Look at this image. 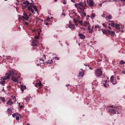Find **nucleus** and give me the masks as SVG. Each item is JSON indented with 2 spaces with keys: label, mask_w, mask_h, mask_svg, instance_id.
Instances as JSON below:
<instances>
[{
  "label": "nucleus",
  "mask_w": 125,
  "mask_h": 125,
  "mask_svg": "<svg viewBox=\"0 0 125 125\" xmlns=\"http://www.w3.org/2000/svg\"><path fill=\"white\" fill-rule=\"evenodd\" d=\"M24 6H22V9H25V8L27 7V11H31V3H30L28 1H24L23 3Z\"/></svg>",
  "instance_id": "1"
},
{
  "label": "nucleus",
  "mask_w": 125,
  "mask_h": 125,
  "mask_svg": "<svg viewBox=\"0 0 125 125\" xmlns=\"http://www.w3.org/2000/svg\"><path fill=\"white\" fill-rule=\"evenodd\" d=\"M95 74L96 76V77H99L102 75V72L100 69L98 68L96 70Z\"/></svg>",
  "instance_id": "2"
},
{
  "label": "nucleus",
  "mask_w": 125,
  "mask_h": 125,
  "mask_svg": "<svg viewBox=\"0 0 125 125\" xmlns=\"http://www.w3.org/2000/svg\"><path fill=\"white\" fill-rule=\"evenodd\" d=\"M28 35L29 36V37H30V36H31V27H28L27 28V30L26 31Z\"/></svg>",
  "instance_id": "3"
},
{
  "label": "nucleus",
  "mask_w": 125,
  "mask_h": 125,
  "mask_svg": "<svg viewBox=\"0 0 125 125\" xmlns=\"http://www.w3.org/2000/svg\"><path fill=\"white\" fill-rule=\"evenodd\" d=\"M68 27L70 28L71 29H74L75 28V26L72 24L71 22L70 21H69V25Z\"/></svg>",
  "instance_id": "4"
},
{
  "label": "nucleus",
  "mask_w": 125,
  "mask_h": 125,
  "mask_svg": "<svg viewBox=\"0 0 125 125\" xmlns=\"http://www.w3.org/2000/svg\"><path fill=\"white\" fill-rule=\"evenodd\" d=\"M6 76L4 77L3 79V80H6L10 78V75L8 73H6Z\"/></svg>",
  "instance_id": "5"
},
{
  "label": "nucleus",
  "mask_w": 125,
  "mask_h": 125,
  "mask_svg": "<svg viewBox=\"0 0 125 125\" xmlns=\"http://www.w3.org/2000/svg\"><path fill=\"white\" fill-rule=\"evenodd\" d=\"M22 18L26 20H28L29 18L28 15L25 13L23 14V15L22 16Z\"/></svg>",
  "instance_id": "6"
},
{
  "label": "nucleus",
  "mask_w": 125,
  "mask_h": 125,
  "mask_svg": "<svg viewBox=\"0 0 125 125\" xmlns=\"http://www.w3.org/2000/svg\"><path fill=\"white\" fill-rule=\"evenodd\" d=\"M11 78L12 81L14 82H16L18 80V78L17 77L14 76H12Z\"/></svg>",
  "instance_id": "7"
},
{
  "label": "nucleus",
  "mask_w": 125,
  "mask_h": 125,
  "mask_svg": "<svg viewBox=\"0 0 125 125\" xmlns=\"http://www.w3.org/2000/svg\"><path fill=\"white\" fill-rule=\"evenodd\" d=\"M8 73L10 75V76H12V75H16V74L15 73L14 71L11 70L9 71Z\"/></svg>",
  "instance_id": "8"
},
{
  "label": "nucleus",
  "mask_w": 125,
  "mask_h": 125,
  "mask_svg": "<svg viewBox=\"0 0 125 125\" xmlns=\"http://www.w3.org/2000/svg\"><path fill=\"white\" fill-rule=\"evenodd\" d=\"M108 111L112 114H116L115 110L114 109H109L108 110Z\"/></svg>",
  "instance_id": "9"
},
{
  "label": "nucleus",
  "mask_w": 125,
  "mask_h": 125,
  "mask_svg": "<svg viewBox=\"0 0 125 125\" xmlns=\"http://www.w3.org/2000/svg\"><path fill=\"white\" fill-rule=\"evenodd\" d=\"M89 5L91 7L93 6L94 5V2L92 0H89L88 2H87Z\"/></svg>",
  "instance_id": "10"
},
{
  "label": "nucleus",
  "mask_w": 125,
  "mask_h": 125,
  "mask_svg": "<svg viewBox=\"0 0 125 125\" xmlns=\"http://www.w3.org/2000/svg\"><path fill=\"white\" fill-rule=\"evenodd\" d=\"M32 45L33 46H36L37 45V41H36L33 40L32 41Z\"/></svg>",
  "instance_id": "11"
},
{
  "label": "nucleus",
  "mask_w": 125,
  "mask_h": 125,
  "mask_svg": "<svg viewBox=\"0 0 125 125\" xmlns=\"http://www.w3.org/2000/svg\"><path fill=\"white\" fill-rule=\"evenodd\" d=\"M26 87L25 85H21V90L22 92H23L24 89H25Z\"/></svg>",
  "instance_id": "12"
},
{
  "label": "nucleus",
  "mask_w": 125,
  "mask_h": 125,
  "mask_svg": "<svg viewBox=\"0 0 125 125\" xmlns=\"http://www.w3.org/2000/svg\"><path fill=\"white\" fill-rule=\"evenodd\" d=\"M79 36L80 38L82 39H83L85 38V37L83 34H79Z\"/></svg>",
  "instance_id": "13"
},
{
  "label": "nucleus",
  "mask_w": 125,
  "mask_h": 125,
  "mask_svg": "<svg viewBox=\"0 0 125 125\" xmlns=\"http://www.w3.org/2000/svg\"><path fill=\"white\" fill-rule=\"evenodd\" d=\"M13 104V102L10 100L7 103V104L10 105Z\"/></svg>",
  "instance_id": "14"
},
{
  "label": "nucleus",
  "mask_w": 125,
  "mask_h": 125,
  "mask_svg": "<svg viewBox=\"0 0 125 125\" xmlns=\"http://www.w3.org/2000/svg\"><path fill=\"white\" fill-rule=\"evenodd\" d=\"M32 7L36 11H38V9L37 8V6L35 5H34L32 3Z\"/></svg>",
  "instance_id": "15"
},
{
  "label": "nucleus",
  "mask_w": 125,
  "mask_h": 125,
  "mask_svg": "<svg viewBox=\"0 0 125 125\" xmlns=\"http://www.w3.org/2000/svg\"><path fill=\"white\" fill-rule=\"evenodd\" d=\"M115 28L116 29H119L120 28V25L117 24H116L115 25Z\"/></svg>",
  "instance_id": "16"
},
{
  "label": "nucleus",
  "mask_w": 125,
  "mask_h": 125,
  "mask_svg": "<svg viewBox=\"0 0 125 125\" xmlns=\"http://www.w3.org/2000/svg\"><path fill=\"white\" fill-rule=\"evenodd\" d=\"M81 15L82 17H83L86 16V13L84 11H83V12H81Z\"/></svg>",
  "instance_id": "17"
},
{
  "label": "nucleus",
  "mask_w": 125,
  "mask_h": 125,
  "mask_svg": "<svg viewBox=\"0 0 125 125\" xmlns=\"http://www.w3.org/2000/svg\"><path fill=\"white\" fill-rule=\"evenodd\" d=\"M0 84H1L2 85L4 86L5 83V81L4 80H2L0 82Z\"/></svg>",
  "instance_id": "18"
},
{
  "label": "nucleus",
  "mask_w": 125,
  "mask_h": 125,
  "mask_svg": "<svg viewBox=\"0 0 125 125\" xmlns=\"http://www.w3.org/2000/svg\"><path fill=\"white\" fill-rule=\"evenodd\" d=\"M0 100L3 103H4L5 102V99L4 98V97H0Z\"/></svg>",
  "instance_id": "19"
},
{
  "label": "nucleus",
  "mask_w": 125,
  "mask_h": 125,
  "mask_svg": "<svg viewBox=\"0 0 125 125\" xmlns=\"http://www.w3.org/2000/svg\"><path fill=\"white\" fill-rule=\"evenodd\" d=\"M7 111L10 114H11L12 113V111L10 108H8L7 110Z\"/></svg>",
  "instance_id": "20"
},
{
  "label": "nucleus",
  "mask_w": 125,
  "mask_h": 125,
  "mask_svg": "<svg viewBox=\"0 0 125 125\" xmlns=\"http://www.w3.org/2000/svg\"><path fill=\"white\" fill-rule=\"evenodd\" d=\"M79 6H80L82 8H83L84 6L83 5V3L81 2H80L79 3H78Z\"/></svg>",
  "instance_id": "21"
},
{
  "label": "nucleus",
  "mask_w": 125,
  "mask_h": 125,
  "mask_svg": "<svg viewBox=\"0 0 125 125\" xmlns=\"http://www.w3.org/2000/svg\"><path fill=\"white\" fill-rule=\"evenodd\" d=\"M102 31L103 34H107V32L105 29L104 30H102Z\"/></svg>",
  "instance_id": "22"
},
{
  "label": "nucleus",
  "mask_w": 125,
  "mask_h": 125,
  "mask_svg": "<svg viewBox=\"0 0 125 125\" xmlns=\"http://www.w3.org/2000/svg\"><path fill=\"white\" fill-rule=\"evenodd\" d=\"M84 74L83 73H82L81 72H80L79 73V75L78 76V77H79L80 76H81L82 77H83L84 75Z\"/></svg>",
  "instance_id": "23"
},
{
  "label": "nucleus",
  "mask_w": 125,
  "mask_h": 125,
  "mask_svg": "<svg viewBox=\"0 0 125 125\" xmlns=\"http://www.w3.org/2000/svg\"><path fill=\"white\" fill-rule=\"evenodd\" d=\"M19 114L17 113H15L12 115V116L13 117H15L16 116L18 115Z\"/></svg>",
  "instance_id": "24"
},
{
  "label": "nucleus",
  "mask_w": 125,
  "mask_h": 125,
  "mask_svg": "<svg viewBox=\"0 0 125 125\" xmlns=\"http://www.w3.org/2000/svg\"><path fill=\"white\" fill-rule=\"evenodd\" d=\"M106 18H107L109 20H110L111 19V15H108L106 16Z\"/></svg>",
  "instance_id": "25"
},
{
  "label": "nucleus",
  "mask_w": 125,
  "mask_h": 125,
  "mask_svg": "<svg viewBox=\"0 0 125 125\" xmlns=\"http://www.w3.org/2000/svg\"><path fill=\"white\" fill-rule=\"evenodd\" d=\"M115 34V32L114 31H112L110 34L111 35V36H114Z\"/></svg>",
  "instance_id": "26"
},
{
  "label": "nucleus",
  "mask_w": 125,
  "mask_h": 125,
  "mask_svg": "<svg viewBox=\"0 0 125 125\" xmlns=\"http://www.w3.org/2000/svg\"><path fill=\"white\" fill-rule=\"evenodd\" d=\"M89 22H85L84 23V25L85 26H86L88 25L89 24Z\"/></svg>",
  "instance_id": "27"
},
{
  "label": "nucleus",
  "mask_w": 125,
  "mask_h": 125,
  "mask_svg": "<svg viewBox=\"0 0 125 125\" xmlns=\"http://www.w3.org/2000/svg\"><path fill=\"white\" fill-rule=\"evenodd\" d=\"M125 63V62L124 61L122 60L120 61V62L119 63V64H124Z\"/></svg>",
  "instance_id": "28"
},
{
  "label": "nucleus",
  "mask_w": 125,
  "mask_h": 125,
  "mask_svg": "<svg viewBox=\"0 0 125 125\" xmlns=\"http://www.w3.org/2000/svg\"><path fill=\"white\" fill-rule=\"evenodd\" d=\"M110 21L111 22V26L112 27H114L115 26V24L113 22V21Z\"/></svg>",
  "instance_id": "29"
},
{
  "label": "nucleus",
  "mask_w": 125,
  "mask_h": 125,
  "mask_svg": "<svg viewBox=\"0 0 125 125\" xmlns=\"http://www.w3.org/2000/svg\"><path fill=\"white\" fill-rule=\"evenodd\" d=\"M31 98V97H28L27 98L25 99V100L27 101L28 102L30 100V98Z\"/></svg>",
  "instance_id": "30"
},
{
  "label": "nucleus",
  "mask_w": 125,
  "mask_h": 125,
  "mask_svg": "<svg viewBox=\"0 0 125 125\" xmlns=\"http://www.w3.org/2000/svg\"><path fill=\"white\" fill-rule=\"evenodd\" d=\"M95 16V14L94 13H92V14L91 15V18H94V17Z\"/></svg>",
  "instance_id": "31"
},
{
  "label": "nucleus",
  "mask_w": 125,
  "mask_h": 125,
  "mask_svg": "<svg viewBox=\"0 0 125 125\" xmlns=\"http://www.w3.org/2000/svg\"><path fill=\"white\" fill-rule=\"evenodd\" d=\"M110 80H111V81L112 83L114 85V84H116V83H117L116 82L115 83H113V82H114V79H111Z\"/></svg>",
  "instance_id": "32"
},
{
  "label": "nucleus",
  "mask_w": 125,
  "mask_h": 125,
  "mask_svg": "<svg viewBox=\"0 0 125 125\" xmlns=\"http://www.w3.org/2000/svg\"><path fill=\"white\" fill-rule=\"evenodd\" d=\"M93 26H92V28L91 31H90L89 32V33H93Z\"/></svg>",
  "instance_id": "33"
},
{
  "label": "nucleus",
  "mask_w": 125,
  "mask_h": 125,
  "mask_svg": "<svg viewBox=\"0 0 125 125\" xmlns=\"http://www.w3.org/2000/svg\"><path fill=\"white\" fill-rule=\"evenodd\" d=\"M39 38V37L38 36H37V35L36 36L34 37V39H38Z\"/></svg>",
  "instance_id": "34"
},
{
  "label": "nucleus",
  "mask_w": 125,
  "mask_h": 125,
  "mask_svg": "<svg viewBox=\"0 0 125 125\" xmlns=\"http://www.w3.org/2000/svg\"><path fill=\"white\" fill-rule=\"evenodd\" d=\"M16 120H19L20 119V117L19 116H17L16 117Z\"/></svg>",
  "instance_id": "35"
},
{
  "label": "nucleus",
  "mask_w": 125,
  "mask_h": 125,
  "mask_svg": "<svg viewBox=\"0 0 125 125\" xmlns=\"http://www.w3.org/2000/svg\"><path fill=\"white\" fill-rule=\"evenodd\" d=\"M73 20L75 23H76L78 21V20H77L75 19H74Z\"/></svg>",
  "instance_id": "36"
},
{
  "label": "nucleus",
  "mask_w": 125,
  "mask_h": 125,
  "mask_svg": "<svg viewBox=\"0 0 125 125\" xmlns=\"http://www.w3.org/2000/svg\"><path fill=\"white\" fill-rule=\"evenodd\" d=\"M75 7H77L78 8V6H79V5H78V3H77V4H75Z\"/></svg>",
  "instance_id": "37"
},
{
  "label": "nucleus",
  "mask_w": 125,
  "mask_h": 125,
  "mask_svg": "<svg viewBox=\"0 0 125 125\" xmlns=\"http://www.w3.org/2000/svg\"><path fill=\"white\" fill-rule=\"evenodd\" d=\"M8 88L10 89L11 87V86L10 85H8L7 86Z\"/></svg>",
  "instance_id": "38"
},
{
  "label": "nucleus",
  "mask_w": 125,
  "mask_h": 125,
  "mask_svg": "<svg viewBox=\"0 0 125 125\" xmlns=\"http://www.w3.org/2000/svg\"><path fill=\"white\" fill-rule=\"evenodd\" d=\"M109 107L110 108H114L115 107V106L114 105H110L109 106Z\"/></svg>",
  "instance_id": "39"
},
{
  "label": "nucleus",
  "mask_w": 125,
  "mask_h": 125,
  "mask_svg": "<svg viewBox=\"0 0 125 125\" xmlns=\"http://www.w3.org/2000/svg\"><path fill=\"white\" fill-rule=\"evenodd\" d=\"M90 25H89L87 27V30H88L89 31L90 30Z\"/></svg>",
  "instance_id": "40"
},
{
  "label": "nucleus",
  "mask_w": 125,
  "mask_h": 125,
  "mask_svg": "<svg viewBox=\"0 0 125 125\" xmlns=\"http://www.w3.org/2000/svg\"><path fill=\"white\" fill-rule=\"evenodd\" d=\"M78 8H79V9L81 10H83V11H84L83 9V8H81L80 7H78Z\"/></svg>",
  "instance_id": "41"
},
{
  "label": "nucleus",
  "mask_w": 125,
  "mask_h": 125,
  "mask_svg": "<svg viewBox=\"0 0 125 125\" xmlns=\"http://www.w3.org/2000/svg\"><path fill=\"white\" fill-rule=\"evenodd\" d=\"M99 28V26L98 25H96L95 26V28Z\"/></svg>",
  "instance_id": "42"
},
{
  "label": "nucleus",
  "mask_w": 125,
  "mask_h": 125,
  "mask_svg": "<svg viewBox=\"0 0 125 125\" xmlns=\"http://www.w3.org/2000/svg\"><path fill=\"white\" fill-rule=\"evenodd\" d=\"M46 62V63H49V64H50L51 63V62H50V61Z\"/></svg>",
  "instance_id": "43"
},
{
  "label": "nucleus",
  "mask_w": 125,
  "mask_h": 125,
  "mask_svg": "<svg viewBox=\"0 0 125 125\" xmlns=\"http://www.w3.org/2000/svg\"><path fill=\"white\" fill-rule=\"evenodd\" d=\"M114 77L113 76H112L111 77V79H114Z\"/></svg>",
  "instance_id": "44"
},
{
  "label": "nucleus",
  "mask_w": 125,
  "mask_h": 125,
  "mask_svg": "<svg viewBox=\"0 0 125 125\" xmlns=\"http://www.w3.org/2000/svg\"><path fill=\"white\" fill-rule=\"evenodd\" d=\"M108 30V32H109V34H110V33L111 32V31H110V30Z\"/></svg>",
  "instance_id": "45"
},
{
  "label": "nucleus",
  "mask_w": 125,
  "mask_h": 125,
  "mask_svg": "<svg viewBox=\"0 0 125 125\" xmlns=\"http://www.w3.org/2000/svg\"><path fill=\"white\" fill-rule=\"evenodd\" d=\"M55 59H56L57 60H58L59 59L58 58V57H55Z\"/></svg>",
  "instance_id": "46"
},
{
  "label": "nucleus",
  "mask_w": 125,
  "mask_h": 125,
  "mask_svg": "<svg viewBox=\"0 0 125 125\" xmlns=\"http://www.w3.org/2000/svg\"><path fill=\"white\" fill-rule=\"evenodd\" d=\"M122 73L124 74H125V71H122Z\"/></svg>",
  "instance_id": "47"
},
{
  "label": "nucleus",
  "mask_w": 125,
  "mask_h": 125,
  "mask_svg": "<svg viewBox=\"0 0 125 125\" xmlns=\"http://www.w3.org/2000/svg\"><path fill=\"white\" fill-rule=\"evenodd\" d=\"M42 85V83L41 82L39 83L38 84L40 86Z\"/></svg>",
  "instance_id": "48"
},
{
  "label": "nucleus",
  "mask_w": 125,
  "mask_h": 125,
  "mask_svg": "<svg viewBox=\"0 0 125 125\" xmlns=\"http://www.w3.org/2000/svg\"><path fill=\"white\" fill-rule=\"evenodd\" d=\"M32 13H35L34 12L33 10L32 9Z\"/></svg>",
  "instance_id": "49"
},
{
  "label": "nucleus",
  "mask_w": 125,
  "mask_h": 125,
  "mask_svg": "<svg viewBox=\"0 0 125 125\" xmlns=\"http://www.w3.org/2000/svg\"><path fill=\"white\" fill-rule=\"evenodd\" d=\"M50 18H49V17H48L47 19V20L48 21H49L50 19Z\"/></svg>",
  "instance_id": "50"
},
{
  "label": "nucleus",
  "mask_w": 125,
  "mask_h": 125,
  "mask_svg": "<svg viewBox=\"0 0 125 125\" xmlns=\"http://www.w3.org/2000/svg\"><path fill=\"white\" fill-rule=\"evenodd\" d=\"M20 106V108L21 109L23 107V106L22 105H21Z\"/></svg>",
  "instance_id": "51"
},
{
  "label": "nucleus",
  "mask_w": 125,
  "mask_h": 125,
  "mask_svg": "<svg viewBox=\"0 0 125 125\" xmlns=\"http://www.w3.org/2000/svg\"><path fill=\"white\" fill-rule=\"evenodd\" d=\"M49 23L48 22H47L45 23V24L47 25H49Z\"/></svg>",
  "instance_id": "52"
},
{
  "label": "nucleus",
  "mask_w": 125,
  "mask_h": 125,
  "mask_svg": "<svg viewBox=\"0 0 125 125\" xmlns=\"http://www.w3.org/2000/svg\"><path fill=\"white\" fill-rule=\"evenodd\" d=\"M89 69L91 70H92L93 69V68L92 67H89Z\"/></svg>",
  "instance_id": "53"
},
{
  "label": "nucleus",
  "mask_w": 125,
  "mask_h": 125,
  "mask_svg": "<svg viewBox=\"0 0 125 125\" xmlns=\"http://www.w3.org/2000/svg\"><path fill=\"white\" fill-rule=\"evenodd\" d=\"M62 15H63L65 16V14L63 12H62Z\"/></svg>",
  "instance_id": "54"
},
{
  "label": "nucleus",
  "mask_w": 125,
  "mask_h": 125,
  "mask_svg": "<svg viewBox=\"0 0 125 125\" xmlns=\"http://www.w3.org/2000/svg\"><path fill=\"white\" fill-rule=\"evenodd\" d=\"M41 63H38L37 64V65H38V66H39V65H41Z\"/></svg>",
  "instance_id": "55"
},
{
  "label": "nucleus",
  "mask_w": 125,
  "mask_h": 125,
  "mask_svg": "<svg viewBox=\"0 0 125 125\" xmlns=\"http://www.w3.org/2000/svg\"><path fill=\"white\" fill-rule=\"evenodd\" d=\"M104 86L105 87H107V86L106 85V84H104Z\"/></svg>",
  "instance_id": "56"
},
{
  "label": "nucleus",
  "mask_w": 125,
  "mask_h": 125,
  "mask_svg": "<svg viewBox=\"0 0 125 125\" xmlns=\"http://www.w3.org/2000/svg\"><path fill=\"white\" fill-rule=\"evenodd\" d=\"M35 31V30H33L32 31V32H34Z\"/></svg>",
  "instance_id": "57"
},
{
  "label": "nucleus",
  "mask_w": 125,
  "mask_h": 125,
  "mask_svg": "<svg viewBox=\"0 0 125 125\" xmlns=\"http://www.w3.org/2000/svg\"><path fill=\"white\" fill-rule=\"evenodd\" d=\"M53 60L52 59L51 60V62H51V63L53 62Z\"/></svg>",
  "instance_id": "58"
},
{
  "label": "nucleus",
  "mask_w": 125,
  "mask_h": 125,
  "mask_svg": "<svg viewBox=\"0 0 125 125\" xmlns=\"http://www.w3.org/2000/svg\"><path fill=\"white\" fill-rule=\"evenodd\" d=\"M73 14H75V16H76V13H75V12H74L73 13Z\"/></svg>",
  "instance_id": "59"
},
{
  "label": "nucleus",
  "mask_w": 125,
  "mask_h": 125,
  "mask_svg": "<svg viewBox=\"0 0 125 125\" xmlns=\"http://www.w3.org/2000/svg\"><path fill=\"white\" fill-rule=\"evenodd\" d=\"M117 79L118 80H120V79L119 78V76H117Z\"/></svg>",
  "instance_id": "60"
},
{
  "label": "nucleus",
  "mask_w": 125,
  "mask_h": 125,
  "mask_svg": "<svg viewBox=\"0 0 125 125\" xmlns=\"http://www.w3.org/2000/svg\"><path fill=\"white\" fill-rule=\"evenodd\" d=\"M63 3L64 4H66V3L65 1H63Z\"/></svg>",
  "instance_id": "61"
},
{
  "label": "nucleus",
  "mask_w": 125,
  "mask_h": 125,
  "mask_svg": "<svg viewBox=\"0 0 125 125\" xmlns=\"http://www.w3.org/2000/svg\"><path fill=\"white\" fill-rule=\"evenodd\" d=\"M82 22V21H79V23H81Z\"/></svg>",
  "instance_id": "62"
},
{
  "label": "nucleus",
  "mask_w": 125,
  "mask_h": 125,
  "mask_svg": "<svg viewBox=\"0 0 125 125\" xmlns=\"http://www.w3.org/2000/svg\"><path fill=\"white\" fill-rule=\"evenodd\" d=\"M25 23L27 25H28V22H25Z\"/></svg>",
  "instance_id": "63"
},
{
  "label": "nucleus",
  "mask_w": 125,
  "mask_h": 125,
  "mask_svg": "<svg viewBox=\"0 0 125 125\" xmlns=\"http://www.w3.org/2000/svg\"><path fill=\"white\" fill-rule=\"evenodd\" d=\"M71 1L73 2H74V0H71Z\"/></svg>",
  "instance_id": "64"
}]
</instances>
